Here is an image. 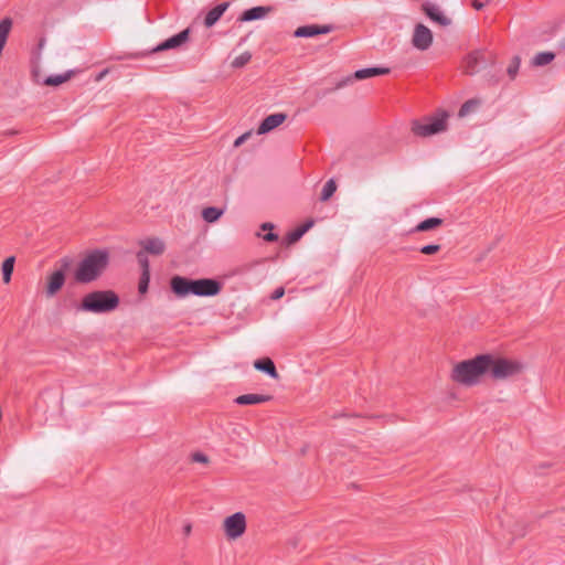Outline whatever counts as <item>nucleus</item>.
Here are the masks:
<instances>
[{
  "instance_id": "29",
  "label": "nucleus",
  "mask_w": 565,
  "mask_h": 565,
  "mask_svg": "<svg viewBox=\"0 0 565 565\" xmlns=\"http://www.w3.org/2000/svg\"><path fill=\"white\" fill-rule=\"evenodd\" d=\"M479 107V102L476 99H470L466 102L460 110H459V117H466L470 113H473Z\"/></svg>"
},
{
  "instance_id": "17",
  "label": "nucleus",
  "mask_w": 565,
  "mask_h": 565,
  "mask_svg": "<svg viewBox=\"0 0 565 565\" xmlns=\"http://www.w3.org/2000/svg\"><path fill=\"white\" fill-rule=\"evenodd\" d=\"M271 399V396L268 394H244L238 396L235 402L239 405H254L266 403Z\"/></svg>"
},
{
  "instance_id": "15",
  "label": "nucleus",
  "mask_w": 565,
  "mask_h": 565,
  "mask_svg": "<svg viewBox=\"0 0 565 565\" xmlns=\"http://www.w3.org/2000/svg\"><path fill=\"white\" fill-rule=\"evenodd\" d=\"M140 245L142 246L143 253L152 255H161L166 250L164 242L158 237L146 238L140 243Z\"/></svg>"
},
{
  "instance_id": "23",
  "label": "nucleus",
  "mask_w": 565,
  "mask_h": 565,
  "mask_svg": "<svg viewBox=\"0 0 565 565\" xmlns=\"http://www.w3.org/2000/svg\"><path fill=\"white\" fill-rule=\"evenodd\" d=\"M444 223V221L439 217H430V218H427L420 223H418L415 227V232H427V231H431V230H435V228H438L439 226H441Z\"/></svg>"
},
{
  "instance_id": "37",
  "label": "nucleus",
  "mask_w": 565,
  "mask_h": 565,
  "mask_svg": "<svg viewBox=\"0 0 565 565\" xmlns=\"http://www.w3.org/2000/svg\"><path fill=\"white\" fill-rule=\"evenodd\" d=\"M488 0H473L472 1V7L476 9V10H481L486 7Z\"/></svg>"
},
{
  "instance_id": "34",
  "label": "nucleus",
  "mask_w": 565,
  "mask_h": 565,
  "mask_svg": "<svg viewBox=\"0 0 565 565\" xmlns=\"http://www.w3.org/2000/svg\"><path fill=\"white\" fill-rule=\"evenodd\" d=\"M252 135H253V130H248V131L244 132L243 135H241L238 138H236L234 140L233 146L235 148L241 147L245 141H247L252 137Z\"/></svg>"
},
{
  "instance_id": "25",
  "label": "nucleus",
  "mask_w": 565,
  "mask_h": 565,
  "mask_svg": "<svg viewBox=\"0 0 565 565\" xmlns=\"http://www.w3.org/2000/svg\"><path fill=\"white\" fill-rule=\"evenodd\" d=\"M224 211L214 206H209L203 209L202 211V217L207 223H214L216 222L222 215Z\"/></svg>"
},
{
  "instance_id": "28",
  "label": "nucleus",
  "mask_w": 565,
  "mask_h": 565,
  "mask_svg": "<svg viewBox=\"0 0 565 565\" xmlns=\"http://www.w3.org/2000/svg\"><path fill=\"white\" fill-rule=\"evenodd\" d=\"M262 231H267L265 235H262L259 232L256 234L258 237H262L266 242H275L278 239V235L273 233L274 225L271 223H263L260 226Z\"/></svg>"
},
{
  "instance_id": "40",
  "label": "nucleus",
  "mask_w": 565,
  "mask_h": 565,
  "mask_svg": "<svg viewBox=\"0 0 565 565\" xmlns=\"http://www.w3.org/2000/svg\"><path fill=\"white\" fill-rule=\"evenodd\" d=\"M518 67H519V64H515V65H513V66H510V67H509L508 72H509V74H510L512 77L515 75V73H516V71H518Z\"/></svg>"
},
{
  "instance_id": "10",
  "label": "nucleus",
  "mask_w": 565,
  "mask_h": 565,
  "mask_svg": "<svg viewBox=\"0 0 565 565\" xmlns=\"http://www.w3.org/2000/svg\"><path fill=\"white\" fill-rule=\"evenodd\" d=\"M422 9L426 15L438 25L448 26L451 24V19L437 6L427 2L422 6Z\"/></svg>"
},
{
  "instance_id": "21",
  "label": "nucleus",
  "mask_w": 565,
  "mask_h": 565,
  "mask_svg": "<svg viewBox=\"0 0 565 565\" xmlns=\"http://www.w3.org/2000/svg\"><path fill=\"white\" fill-rule=\"evenodd\" d=\"M306 550L302 536L300 534H292L288 540V551L290 554H301Z\"/></svg>"
},
{
  "instance_id": "3",
  "label": "nucleus",
  "mask_w": 565,
  "mask_h": 565,
  "mask_svg": "<svg viewBox=\"0 0 565 565\" xmlns=\"http://www.w3.org/2000/svg\"><path fill=\"white\" fill-rule=\"evenodd\" d=\"M109 263V254L106 250L97 249L88 253L79 262L74 278L77 282L89 284L98 279Z\"/></svg>"
},
{
  "instance_id": "18",
  "label": "nucleus",
  "mask_w": 565,
  "mask_h": 565,
  "mask_svg": "<svg viewBox=\"0 0 565 565\" xmlns=\"http://www.w3.org/2000/svg\"><path fill=\"white\" fill-rule=\"evenodd\" d=\"M228 6V2H224L210 10L205 17L204 24L207 28L214 25L223 15V13L227 10Z\"/></svg>"
},
{
  "instance_id": "35",
  "label": "nucleus",
  "mask_w": 565,
  "mask_h": 565,
  "mask_svg": "<svg viewBox=\"0 0 565 565\" xmlns=\"http://www.w3.org/2000/svg\"><path fill=\"white\" fill-rule=\"evenodd\" d=\"M137 257H138V262H139V264L141 265V267H142V269H143V271H142V273H149L148 258H147V256L145 255V253H143V252L138 253Z\"/></svg>"
},
{
  "instance_id": "13",
  "label": "nucleus",
  "mask_w": 565,
  "mask_h": 565,
  "mask_svg": "<svg viewBox=\"0 0 565 565\" xmlns=\"http://www.w3.org/2000/svg\"><path fill=\"white\" fill-rule=\"evenodd\" d=\"M271 11V7H255L244 11L238 18V21L249 22L254 20H262L265 19Z\"/></svg>"
},
{
  "instance_id": "38",
  "label": "nucleus",
  "mask_w": 565,
  "mask_h": 565,
  "mask_svg": "<svg viewBox=\"0 0 565 565\" xmlns=\"http://www.w3.org/2000/svg\"><path fill=\"white\" fill-rule=\"evenodd\" d=\"M182 531L185 536H189L192 532V524L190 522L184 523L182 526Z\"/></svg>"
},
{
  "instance_id": "22",
  "label": "nucleus",
  "mask_w": 565,
  "mask_h": 565,
  "mask_svg": "<svg viewBox=\"0 0 565 565\" xmlns=\"http://www.w3.org/2000/svg\"><path fill=\"white\" fill-rule=\"evenodd\" d=\"M72 76H73V72L68 71L64 74L45 77L43 79L42 84L46 85V86H58V85H62V84L66 83L67 81H70L72 78Z\"/></svg>"
},
{
  "instance_id": "9",
  "label": "nucleus",
  "mask_w": 565,
  "mask_h": 565,
  "mask_svg": "<svg viewBox=\"0 0 565 565\" xmlns=\"http://www.w3.org/2000/svg\"><path fill=\"white\" fill-rule=\"evenodd\" d=\"M65 284V273L55 270L46 277L45 294L51 298L55 296Z\"/></svg>"
},
{
  "instance_id": "8",
  "label": "nucleus",
  "mask_w": 565,
  "mask_h": 565,
  "mask_svg": "<svg viewBox=\"0 0 565 565\" xmlns=\"http://www.w3.org/2000/svg\"><path fill=\"white\" fill-rule=\"evenodd\" d=\"M412 43L417 50L426 51L433 43L431 31L422 23L416 24L412 36Z\"/></svg>"
},
{
  "instance_id": "39",
  "label": "nucleus",
  "mask_w": 565,
  "mask_h": 565,
  "mask_svg": "<svg viewBox=\"0 0 565 565\" xmlns=\"http://www.w3.org/2000/svg\"><path fill=\"white\" fill-rule=\"evenodd\" d=\"M108 74V70H104L102 71L97 76H96V82H100L106 75Z\"/></svg>"
},
{
  "instance_id": "4",
  "label": "nucleus",
  "mask_w": 565,
  "mask_h": 565,
  "mask_svg": "<svg viewBox=\"0 0 565 565\" xmlns=\"http://www.w3.org/2000/svg\"><path fill=\"white\" fill-rule=\"evenodd\" d=\"M120 303L118 295L113 290H94L83 296L78 311L104 315L115 311Z\"/></svg>"
},
{
  "instance_id": "33",
  "label": "nucleus",
  "mask_w": 565,
  "mask_h": 565,
  "mask_svg": "<svg viewBox=\"0 0 565 565\" xmlns=\"http://www.w3.org/2000/svg\"><path fill=\"white\" fill-rule=\"evenodd\" d=\"M440 250V245L438 244H431L426 245L420 248V253L425 255H434Z\"/></svg>"
},
{
  "instance_id": "24",
  "label": "nucleus",
  "mask_w": 565,
  "mask_h": 565,
  "mask_svg": "<svg viewBox=\"0 0 565 565\" xmlns=\"http://www.w3.org/2000/svg\"><path fill=\"white\" fill-rule=\"evenodd\" d=\"M15 258L14 256H10L6 258L2 263L1 270H2V279L4 284H9L11 280V276L14 268Z\"/></svg>"
},
{
  "instance_id": "1",
  "label": "nucleus",
  "mask_w": 565,
  "mask_h": 565,
  "mask_svg": "<svg viewBox=\"0 0 565 565\" xmlns=\"http://www.w3.org/2000/svg\"><path fill=\"white\" fill-rule=\"evenodd\" d=\"M487 354L455 363L450 380L459 385L471 387L478 385L483 375L488 374Z\"/></svg>"
},
{
  "instance_id": "27",
  "label": "nucleus",
  "mask_w": 565,
  "mask_h": 565,
  "mask_svg": "<svg viewBox=\"0 0 565 565\" xmlns=\"http://www.w3.org/2000/svg\"><path fill=\"white\" fill-rule=\"evenodd\" d=\"M554 57L555 55L551 52H542L533 57L532 63L535 66H544L550 64L554 60Z\"/></svg>"
},
{
  "instance_id": "36",
  "label": "nucleus",
  "mask_w": 565,
  "mask_h": 565,
  "mask_svg": "<svg viewBox=\"0 0 565 565\" xmlns=\"http://www.w3.org/2000/svg\"><path fill=\"white\" fill-rule=\"evenodd\" d=\"M148 282H149V273H142V277H141V280L139 282V291L141 294L147 291Z\"/></svg>"
},
{
  "instance_id": "19",
  "label": "nucleus",
  "mask_w": 565,
  "mask_h": 565,
  "mask_svg": "<svg viewBox=\"0 0 565 565\" xmlns=\"http://www.w3.org/2000/svg\"><path fill=\"white\" fill-rule=\"evenodd\" d=\"M254 367L260 372L267 373L274 379H278V372L274 362L269 358H263L254 362Z\"/></svg>"
},
{
  "instance_id": "2",
  "label": "nucleus",
  "mask_w": 565,
  "mask_h": 565,
  "mask_svg": "<svg viewBox=\"0 0 565 565\" xmlns=\"http://www.w3.org/2000/svg\"><path fill=\"white\" fill-rule=\"evenodd\" d=\"M170 286L172 291L181 298L189 295L200 297L215 296L221 290L220 282L210 278L192 280L182 276H174L170 280Z\"/></svg>"
},
{
  "instance_id": "32",
  "label": "nucleus",
  "mask_w": 565,
  "mask_h": 565,
  "mask_svg": "<svg viewBox=\"0 0 565 565\" xmlns=\"http://www.w3.org/2000/svg\"><path fill=\"white\" fill-rule=\"evenodd\" d=\"M191 460L193 462H199V463H202V465H205V466L210 463V458L205 454H203L201 451L193 452L191 455Z\"/></svg>"
},
{
  "instance_id": "26",
  "label": "nucleus",
  "mask_w": 565,
  "mask_h": 565,
  "mask_svg": "<svg viewBox=\"0 0 565 565\" xmlns=\"http://www.w3.org/2000/svg\"><path fill=\"white\" fill-rule=\"evenodd\" d=\"M312 224H313L312 221H308L307 223L298 226L295 231H292L288 235V243L289 244L296 243L312 226Z\"/></svg>"
},
{
  "instance_id": "30",
  "label": "nucleus",
  "mask_w": 565,
  "mask_h": 565,
  "mask_svg": "<svg viewBox=\"0 0 565 565\" xmlns=\"http://www.w3.org/2000/svg\"><path fill=\"white\" fill-rule=\"evenodd\" d=\"M337 190V184L333 180H329L324 186H323V190H322V193H321V199L323 201H327L328 199H330L333 193L335 192Z\"/></svg>"
},
{
  "instance_id": "20",
  "label": "nucleus",
  "mask_w": 565,
  "mask_h": 565,
  "mask_svg": "<svg viewBox=\"0 0 565 565\" xmlns=\"http://www.w3.org/2000/svg\"><path fill=\"white\" fill-rule=\"evenodd\" d=\"M388 72H390V70L385 68V67L364 68V70L356 71L354 73V78L359 79V81H362V79H366V78H370V77H373V76L385 75Z\"/></svg>"
},
{
  "instance_id": "6",
  "label": "nucleus",
  "mask_w": 565,
  "mask_h": 565,
  "mask_svg": "<svg viewBox=\"0 0 565 565\" xmlns=\"http://www.w3.org/2000/svg\"><path fill=\"white\" fill-rule=\"evenodd\" d=\"M221 530L228 542H235L243 537L247 530V518L244 512H235L225 516L221 523Z\"/></svg>"
},
{
  "instance_id": "14",
  "label": "nucleus",
  "mask_w": 565,
  "mask_h": 565,
  "mask_svg": "<svg viewBox=\"0 0 565 565\" xmlns=\"http://www.w3.org/2000/svg\"><path fill=\"white\" fill-rule=\"evenodd\" d=\"M486 55L482 52H473L469 54L465 62V68L468 73H476L478 72L482 66L486 65Z\"/></svg>"
},
{
  "instance_id": "31",
  "label": "nucleus",
  "mask_w": 565,
  "mask_h": 565,
  "mask_svg": "<svg viewBox=\"0 0 565 565\" xmlns=\"http://www.w3.org/2000/svg\"><path fill=\"white\" fill-rule=\"evenodd\" d=\"M249 60H250V54L248 52H244L233 60L232 66L233 67H242L246 63H248Z\"/></svg>"
},
{
  "instance_id": "7",
  "label": "nucleus",
  "mask_w": 565,
  "mask_h": 565,
  "mask_svg": "<svg viewBox=\"0 0 565 565\" xmlns=\"http://www.w3.org/2000/svg\"><path fill=\"white\" fill-rule=\"evenodd\" d=\"M447 129V115L440 114L436 117L426 118L423 121H414L412 131L418 137H429Z\"/></svg>"
},
{
  "instance_id": "11",
  "label": "nucleus",
  "mask_w": 565,
  "mask_h": 565,
  "mask_svg": "<svg viewBox=\"0 0 565 565\" xmlns=\"http://www.w3.org/2000/svg\"><path fill=\"white\" fill-rule=\"evenodd\" d=\"M281 125L282 114H271L267 116L264 120H262L255 132L258 136L267 135L277 129Z\"/></svg>"
},
{
  "instance_id": "41",
  "label": "nucleus",
  "mask_w": 565,
  "mask_h": 565,
  "mask_svg": "<svg viewBox=\"0 0 565 565\" xmlns=\"http://www.w3.org/2000/svg\"><path fill=\"white\" fill-rule=\"evenodd\" d=\"M33 78H34V81H35L38 84H40V83H41V74H40V72H39V71H34V72H33Z\"/></svg>"
},
{
  "instance_id": "16",
  "label": "nucleus",
  "mask_w": 565,
  "mask_h": 565,
  "mask_svg": "<svg viewBox=\"0 0 565 565\" xmlns=\"http://www.w3.org/2000/svg\"><path fill=\"white\" fill-rule=\"evenodd\" d=\"M330 25H305L300 26L295 31V35L300 36H316L318 34H327L331 32Z\"/></svg>"
},
{
  "instance_id": "12",
  "label": "nucleus",
  "mask_w": 565,
  "mask_h": 565,
  "mask_svg": "<svg viewBox=\"0 0 565 565\" xmlns=\"http://www.w3.org/2000/svg\"><path fill=\"white\" fill-rule=\"evenodd\" d=\"M189 39V30H183L182 32L173 35L172 38L166 40L161 44H159L153 52H161L166 50H171L181 46Z\"/></svg>"
},
{
  "instance_id": "5",
  "label": "nucleus",
  "mask_w": 565,
  "mask_h": 565,
  "mask_svg": "<svg viewBox=\"0 0 565 565\" xmlns=\"http://www.w3.org/2000/svg\"><path fill=\"white\" fill-rule=\"evenodd\" d=\"M490 376L497 381L514 379L524 373L526 365L521 360L487 354Z\"/></svg>"
},
{
  "instance_id": "42",
  "label": "nucleus",
  "mask_w": 565,
  "mask_h": 565,
  "mask_svg": "<svg viewBox=\"0 0 565 565\" xmlns=\"http://www.w3.org/2000/svg\"><path fill=\"white\" fill-rule=\"evenodd\" d=\"M280 297H282V288L277 289L273 295L274 299H278Z\"/></svg>"
}]
</instances>
